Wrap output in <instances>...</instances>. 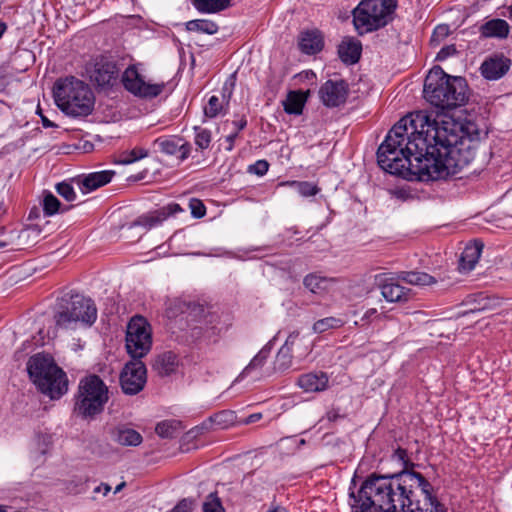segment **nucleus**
Listing matches in <instances>:
<instances>
[{
  "label": "nucleus",
  "mask_w": 512,
  "mask_h": 512,
  "mask_svg": "<svg viewBox=\"0 0 512 512\" xmlns=\"http://www.w3.org/2000/svg\"><path fill=\"white\" fill-rule=\"evenodd\" d=\"M479 143L460 138L454 122L431 121L428 116L401 118L377 150L381 169L413 181H437L457 175L476 156Z\"/></svg>",
  "instance_id": "nucleus-1"
},
{
  "label": "nucleus",
  "mask_w": 512,
  "mask_h": 512,
  "mask_svg": "<svg viewBox=\"0 0 512 512\" xmlns=\"http://www.w3.org/2000/svg\"><path fill=\"white\" fill-rule=\"evenodd\" d=\"M355 480L349 487L348 505L350 512H415L420 501L416 499L415 488L425 498L432 486L419 472L400 471L393 475H369L358 489Z\"/></svg>",
  "instance_id": "nucleus-2"
},
{
  "label": "nucleus",
  "mask_w": 512,
  "mask_h": 512,
  "mask_svg": "<svg viewBox=\"0 0 512 512\" xmlns=\"http://www.w3.org/2000/svg\"><path fill=\"white\" fill-rule=\"evenodd\" d=\"M468 86L462 77L446 74L439 66L433 67L424 81V97L440 109H453L468 100Z\"/></svg>",
  "instance_id": "nucleus-3"
},
{
  "label": "nucleus",
  "mask_w": 512,
  "mask_h": 512,
  "mask_svg": "<svg viewBox=\"0 0 512 512\" xmlns=\"http://www.w3.org/2000/svg\"><path fill=\"white\" fill-rule=\"evenodd\" d=\"M57 107L71 117H86L94 110L95 96L84 81L68 76L58 79L53 89Z\"/></svg>",
  "instance_id": "nucleus-4"
},
{
  "label": "nucleus",
  "mask_w": 512,
  "mask_h": 512,
  "mask_svg": "<svg viewBox=\"0 0 512 512\" xmlns=\"http://www.w3.org/2000/svg\"><path fill=\"white\" fill-rule=\"evenodd\" d=\"M53 318L58 329L75 330L79 325L90 327L97 319V308L92 299L67 292L57 299Z\"/></svg>",
  "instance_id": "nucleus-5"
},
{
  "label": "nucleus",
  "mask_w": 512,
  "mask_h": 512,
  "mask_svg": "<svg viewBox=\"0 0 512 512\" xmlns=\"http://www.w3.org/2000/svg\"><path fill=\"white\" fill-rule=\"evenodd\" d=\"M27 371L37 388L51 399H59L68 390L65 372L46 354H35L27 362Z\"/></svg>",
  "instance_id": "nucleus-6"
},
{
  "label": "nucleus",
  "mask_w": 512,
  "mask_h": 512,
  "mask_svg": "<svg viewBox=\"0 0 512 512\" xmlns=\"http://www.w3.org/2000/svg\"><path fill=\"white\" fill-rule=\"evenodd\" d=\"M397 0H362L353 10V24L359 35L379 30L390 23Z\"/></svg>",
  "instance_id": "nucleus-7"
},
{
  "label": "nucleus",
  "mask_w": 512,
  "mask_h": 512,
  "mask_svg": "<svg viewBox=\"0 0 512 512\" xmlns=\"http://www.w3.org/2000/svg\"><path fill=\"white\" fill-rule=\"evenodd\" d=\"M108 401V388L97 375H90L79 383L75 410L83 417H93L103 411Z\"/></svg>",
  "instance_id": "nucleus-8"
},
{
  "label": "nucleus",
  "mask_w": 512,
  "mask_h": 512,
  "mask_svg": "<svg viewBox=\"0 0 512 512\" xmlns=\"http://www.w3.org/2000/svg\"><path fill=\"white\" fill-rule=\"evenodd\" d=\"M152 346L150 326L141 316L133 317L127 326L126 349L132 359L143 358Z\"/></svg>",
  "instance_id": "nucleus-9"
},
{
  "label": "nucleus",
  "mask_w": 512,
  "mask_h": 512,
  "mask_svg": "<svg viewBox=\"0 0 512 512\" xmlns=\"http://www.w3.org/2000/svg\"><path fill=\"white\" fill-rule=\"evenodd\" d=\"M121 81L128 92L143 99L155 98L159 96L165 88L164 82L151 83L145 81L144 76L138 71L136 65H130L125 69Z\"/></svg>",
  "instance_id": "nucleus-10"
},
{
  "label": "nucleus",
  "mask_w": 512,
  "mask_h": 512,
  "mask_svg": "<svg viewBox=\"0 0 512 512\" xmlns=\"http://www.w3.org/2000/svg\"><path fill=\"white\" fill-rule=\"evenodd\" d=\"M297 353L300 359L305 358L311 351V348L306 345L304 337L299 336V332H292L287 337L285 343L279 349L274 360V371L284 372L292 365L293 352Z\"/></svg>",
  "instance_id": "nucleus-11"
},
{
  "label": "nucleus",
  "mask_w": 512,
  "mask_h": 512,
  "mask_svg": "<svg viewBox=\"0 0 512 512\" xmlns=\"http://www.w3.org/2000/svg\"><path fill=\"white\" fill-rule=\"evenodd\" d=\"M120 386L124 394L137 395L147 382V369L139 359L128 361L120 373Z\"/></svg>",
  "instance_id": "nucleus-12"
},
{
  "label": "nucleus",
  "mask_w": 512,
  "mask_h": 512,
  "mask_svg": "<svg viewBox=\"0 0 512 512\" xmlns=\"http://www.w3.org/2000/svg\"><path fill=\"white\" fill-rule=\"evenodd\" d=\"M181 316L179 321H185L187 327L191 329L208 328L215 324L218 320V315L212 312L211 308L194 302H182L179 304Z\"/></svg>",
  "instance_id": "nucleus-13"
},
{
  "label": "nucleus",
  "mask_w": 512,
  "mask_h": 512,
  "mask_svg": "<svg viewBox=\"0 0 512 512\" xmlns=\"http://www.w3.org/2000/svg\"><path fill=\"white\" fill-rule=\"evenodd\" d=\"M322 103L329 108L339 107L346 102L348 85L344 80H327L319 89Z\"/></svg>",
  "instance_id": "nucleus-14"
},
{
  "label": "nucleus",
  "mask_w": 512,
  "mask_h": 512,
  "mask_svg": "<svg viewBox=\"0 0 512 512\" xmlns=\"http://www.w3.org/2000/svg\"><path fill=\"white\" fill-rule=\"evenodd\" d=\"M119 69L115 62L106 59H100L94 65L90 79L98 87H112L118 80Z\"/></svg>",
  "instance_id": "nucleus-15"
},
{
  "label": "nucleus",
  "mask_w": 512,
  "mask_h": 512,
  "mask_svg": "<svg viewBox=\"0 0 512 512\" xmlns=\"http://www.w3.org/2000/svg\"><path fill=\"white\" fill-rule=\"evenodd\" d=\"M154 146L167 155L180 153L179 159L181 161L187 159L191 152V145L186 142L182 143V139L176 137L157 138L154 141Z\"/></svg>",
  "instance_id": "nucleus-16"
},
{
  "label": "nucleus",
  "mask_w": 512,
  "mask_h": 512,
  "mask_svg": "<svg viewBox=\"0 0 512 512\" xmlns=\"http://www.w3.org/2000/svg\"><path fill=\"white\" fill-rule=\"evenodd\" d=\"M362 52L361 42L354 37H345L338 46V54L342 62L351 65L359 61Z\"/></svg>",
  "instance_id": "nucleus-17"
},
{
  "label": "nucleus",
  "mask_w": 512,
  "mask_h": 512,
  "mask_svg": "<svg viewBox=\"0 0 512 512\" xmlns=\"http://www.w3.org/2000/svg\"><path fill=\"white\" fill-rule=\"evenodd\" d=\"M509 64V60L504 57H491L482 63L481 74L485 79L497 80L506 74Z\"/></svg>",
  "instance_id": "nucleus-18"
},
{
  "label": "nucleus",
  "mask_w": 512,
  "mask_h": 512,
  "mask_svg": "<svg viewBox=\"0 0 512 512\" xmlns=\"http://www.w3.org/2000/svg\"><path fill=\"white\" fill-rule=\"evenodd\" d=\"M114 175L112 170L93 172L77 180V183L83 193H89L108 184Z\"/></svg>",
  "instance_id": "nucleus-19"
},
{
  "label": "nucleus",
  "mask_w": 512,
  "mask_h": 512,
  "mask_svg": "<svg viewBox=\"0 0 512 512\" xmlns=\"http://www.w3.org/2000/svg\"><path fill=\"white\" fill-rule=\"evenodd\" d=\"M381 288L382 296L389 302H401L408 299L409 289L401 286L398 282L393 279L382 280L381 276L377 277Z\"/></svg>",
  "instance_id": "nucleus-20"
},
{
  "label": "nucleus",
  "mask_w": 512,
  "mask_h": 512,
  "mask_svg": "<svg viewBox=\"0 0 512 512\" xmlns=\"http://www.w3.org/2000/svg\"><path fill=\"white\" fill-rule=\"evenodd\" d=\"M297 383L305 392H320L327 388L328 376L324 372H310L301 375Z\"/></svg>",
  "instance_id": "nucleus-21"
},
{
  "label": "nucleus",
  "mask_w": 512,
  "mask_h": 512,
  "mask_svg": "<svg viewBox=\"0 0 512 512\" xmlns=\"http://www.w3.org/2000/svg\"><path fill=\"white\" fill-rule=\"evenodd\" d=\"M183 211L179 204L170 203L152 213L150 216L141 217L136 223L146 227H153L166 220L169 216Z\"/></svg>",
  "instance_id": "nucleus-22"
},
{
  "label": "nucleus",
  "mask_w": 512,
  "mask_h": 512,
  "mask_svg": "<svg viewBox=\"0 0 512 512\" xmlns=\"http://www.w3.org/2000/svg\"><path fill=\"white\" fill-rule=\"evenodd\" d=\"M299 48L308 55L318 53L323 48L322 35L317 30L302 32L299 38Z\"/></svg>",
  "instance_id": "nucleus-23"
},
{
  "label": "nucleus",
  "mask_w": 512,
  "mask_h": 512,
  "mask_svg": "<svg viewBox=\"0 0 512 512\" xmlns=\"http://www.w3.org/2000/svg\"><path fill=\"white\" fill-rule=\"evenodd\" d=\"M482 248L483 244L477 242L465 247L459 259V270L461 272L466 273L474 269L480 258Z\"/></svg>",
  "instance_id": "nucleus-24"
},
{
  "label": "nucleus",
  "mask_w": 512,
  "mask_h": 512,
  "mask_svg": "<svg viewBox=\"0 0 512 512\" xmlns=\"http://www.w3.org/2000/svg\"><path fill=\"white\" fill-rule=\"evenodd\" d=\"M479 30L485 38H506L509 34L510 26L503 19H492L481 25Z\"/></svg>",
  "instance_id": "nucleus-25"
},
{
  "label": "nucleus",
  "mask_w": 512,
  "mask_h": 512,
  "mask_svg": "<svg viewBox=\"0 0 512 512\" xmlns=\"http://www.w3.org/2000/svg\"><path fill=\"white\" fill-rule=\"evenodd\" d=\"M112 439L123 446H138L142 442V436L134 429L117 427L112 431Z\"/></svg>",
  "instance_id": "nucleus-26"
},
{
  "label": "nucleus",
  "mask_w": 512,
  "mask_h": 512,
  "mask_svg": "<svg viewBox=\"0 0 512 512\" xmlns=\"http://www.w3.org/2000/svg\"><path fill=\"white\" fill-rule=\"evenodd\" d=\"M307 101V96L302 91H289L283 101V108L287 114L300 115Z\"/></svg>",
  "instance_id": "nucleus-27"
},
{
  "label": "nucleus",
  "mask_w": 512,
  "mask_h": 512,
  "mask_svg": "<svg viewBox=\"0 0 512 512\" xmlns=\"http://www.w3.org/2000/svg\"><path fill=\"white\" fill-rule=\"evenodd\" d=\"M397 279L417 286H427L436 283L435 277L419 271H401L397 274Z\"/></svg>",
  "instance_id": "nucleus-28"
},
{
  "label": "nucleus",
  "mask_w": 512,
  "mask_h": 512,
  "mask_svg": "<svg viewBox=\"0 0 512 512\" xmlns=\"http://www.w3.org/2000/svg\"><path fill=\"white\" fill-rule=\"evenodd\" d=\"M178 360L173 352H165L159 355L154 363L155 369L161 376H168L176 371Z\"/></svg>",
  "instance_id": "nucleus-29"
},
{
  "label": "nucleus",
  "mask_w": 512,
  "mask_h": 512,
  "mask_svg": "<svg viewBox=\"0 0 512 512\" xmlns=\"http://www.w3.org/2000/svg\"><path fill=\"white\" fill-rule=\"evenodd\" d=\"M231 0H193L194 7L201 13H218L230 6Z\"/></svg>",
  "instance_id": "nucleus-30"
},
{
  "label": "nucleus",
  "mask_w": 512,
  "mask_h": 512,
  "mask_svg": "<svg viewBox=\"0 0 512 512\" xmlns=\"http://www.w3.org/2000/svg\"><path fill=\"white\" fill-rule=\"evenodd\" d=\"M272 349V341L268 342L254 358L250 361V363L243 369L239 377L243 378L250 374L253 370L261 368L266 362L268 356L270 355Z\"/></svg>",
  "instance_id": "nucleus-31"
},
{
  "label": "nucleus",
  "mask_w": 512,
  "mask_h": 512,
  "mask_svg": "<svg viewBox=\"0 0 512 512\" xmlns=\"http://www.w3.org/2000/svg\"><path fill=\"white\" fill-rule=\"evenodd\" d=\"M186 29L191 32H201L213 35L218 32V25L207 19L190 20L186 23Z\"/></svg>",
  "instance_id": "nucleus-32"
},
{
  "label": "nucleus",
  "mask_w": 512,
  "mask_h": 512,
  "mask_svg": "<svg viewBox=\"0 0 512 512\" xmlns=\"http://www.w3.org/2000/svg\"><path fill=\"white\" fill-rule=\"evenodd\" d=\"M42 205L43 212L46 216H52L58 212H65L70 208L69 206L62 208L58 198L54 196L50 191L43 192Z\"/></svg>",
  "instance_id": "nucleus-33"
},
{
  "label": "nucleus",
  "mask_w": 512,
  "mask_h": 512,
  "mask_svg": "<svg viewBox=\"0 0 512 512\" xmlns=\"http://www.w3.org/2000/svg\"><path fill=\"white\" fill-rule=\"evenodd\" d=\"M236 414L230 410L220 411L211 416L208 421L218 429H227L236 422Z\"/></svg>",
  "instance_id": "nucleus-34"
},
{
  "label": "nucleus",
  "mask_w": 512,
  "mask_h": 512,
  "mask_svg": "<svg viewBox=\"0 0 512 512\" xmlns=\"http://www.w3.org/2000/svg\"><path fill=\"white\" fill-rule=\"evenodd\" d=\"M415 512H447L446 507L434 497L431 491L423 498L422 505Z\"/></svg>",
  "instance_id": "nucleus-35"
},
{
  "label": "nucleus",
  "mask_w": 512,
  "mask_h": 512,
  "mask_svg": "<svg viewBox=\"0 0 512 512\" xmlns=\"http://www.w3.org/2000/svg\"><path fill=\"white\" fill-rule=\"evenodd\" d=\"M343 325L344 321L340 318L326 317L316 321L313 324V331L315 333H324L329 329H336L342 327Z\"/></svg>",
  "instance_id": "nucleus-36"
},
{
  "label": "nucleus",
  "mask_w": 512,
  "mask_h": 512,
  "mask_svg": "<svg viewBox=\"0 0 512 512\" xmlns=\"http://www.w3.org/2000/svg\"><path fill=\"white\" fill-rule=\"evenodd\" d=\"M148 156V151L144 148L136 147L130 151L123 152L119 159L117 160V163L128 165L131 163H134L140 159H143Z\"/></svg>",
  "instance_id": "nucleus-37"
},
{
  "label": "nucleus",
  "mask_w": 512,
  "mask_h": 512,
  "mask_svg": "<svg viewBox=\"0 0 512 512\" xmlns=\"http://www.w3.org/2000/svg\"><path fill=\"white\" fill-rule=\"evenodd\" d=\"M195 130V144L198 148L204 150L210 146L212 140L211 131L199 126L194 127Z\"/></svg>",
  "instance_id": "nucleus-38"
},
{
  "label": "nucleus",
  "mask_w": 512,
  "mask_h": 512,
  "mask_svg": "<svg viewBox=\"0 0 512 512\" xmlns=\"http://www.w3.org/2000/svg\"><path fill=\"white\" fill-rule=\"evenodd\" d=\"M457 133L460 138H472L479 143L481 132L475 123L468 122L463 126L457 124Z\"/></svg>",
  "instance_id": "nucleus-39"
},
{
  "label": "nucleus",
  "mask_w": 512,
  "mask_h": 512,
  "mask_svg": "<svg viewBox=\"0 0 512 512\" xmlns=\"http://www.w3.org/2000/svg\"><path fill=\"white\" fill-rule=\"evenodd\" d=\"M232 125L234 126L235 131L226 137V142L228 143L226 150H228V151L233 150L234 143L238 137L239 132L247 126V119L245 116H241L240 119L233 120Z\"/></svg>",
  "instance_id": "nucleus-40"
},
{
  "label": "nucleus",
  "mask_w": 512,
  "mask_h": 512,
  "mask_svg": "<svg viewBox=\"0 0 512 512\" xmlns=\"http://www.w3.org/2000/svg\"><path fill=\"white\" fill-rule=\"evenodd\" d=\"M177 429L174 421H162L155 428L156 434L161 438H173Z\"/></svg>",
  "instance_id": "nucleus-41"
},
{
  "label": "nucleus",
  "mask_w": 512,
  "mask_h": 512,
  "mask_svg": "<svg viewBox=\"0 0 512 512\" xmlns=\"http://www.w3.org/2000/svg\"><path fill=\"white\" fill-rule=\"evenodd\" d=\"M203 512H225L217 493H210L203 503Z\"/></svg>",
  "instance_id": "nucleus-42"
},
{
  "label": "nucleus",
  "mask_w": 512,
  "mask_h": 512,
  "mask_svg": "<svg viewBox=\"0 0 512 512\" xmlns=\"http://www.w3.org/2000/svg\"><path fill=\"white\" fill-rule=\"evenodd\" d=\"M223 109V104L220 99L213 95L209 98L207 105L204 107V114L209 118H215Z\"/></svg>",
  "instance_id": "nucleus-43"
},
{
  "label": "nucleus",
  "mask_w": 512,
  "mask_h": 512,
  "mask_svg": "<svg viewBox=\"0 0 512 512\" xmlns=\"http://www.w3.org/2000/svg\"><path fill=\"white\" fill-rule=\"evenodd\" d=\"M56 192L66 201L72 202L76 199V193L71 183L63 181L55 186Z\"/></svg>",
  "instance_id": "nucleus-44"
},
{
  "label": "nucleus",
  "mask_w": 512,
  "mask_h": 512,
  "mask_svg": "<svg viewBox=\"0 0 512 512\" xmlns=\"http://www.w3.org/2000/svg\"><path fill=\"white\" fill-rule=\"evenodd\" d=\"M325 282V279L317 276L315 274H309L304 278V286L309 289L311 292L316 293L319 290L323 289L322 284Z\"/></svg>",
  "instance_id": "nucleus-45"
},
{
  "label": "nucleus",
  "mask_w": 512,
  "mask_h": 512,
  "mask_svg": "<svg viewBox=\"0 0 512 512\" xmlns=\"http://www.w3.org/2000/svg\"><path fill=\"white\" fill-rule=\"evenodd\" d=\"M392 459L394 461L399 462L403 469L401 471H408L407 468L413 467L414 463L408 457V453L406 449L398 447L392 454Z\"/></svg>",
  "instance_id": "nucleus-46"
},
{
  "label": "nucleus",
  "mask_w": 512,
  "mask_h": 512,
  "mask_svg": "<svg viewBox=\"0 0 512 512\" xmlns=\"http://www.w3.org/2000/svg\"><path fill=\"white\" fill-rule=\"evenodd\" d=\"M298 192L305 197L314 196L319 192V188L309 182H299L297 183Z\"/></svg>",
  "instance_id": "nucleus-47"
},
{
  "label": "nucleus",
  "mask_w": 512,
  "mask_h": 512,
  "mask_svg": "<svg viewBox=\"0 0 512 512\" xmlns=\"http://www.w3.org/2000/svg\"><path fill=\"white\" fill-rule=\"evenodd\" d=\"M268 169L269 163L266 160H258L248 167V172L258 176H263L267 173Z\"/></svg>",
  "instance_id": "nucleus-48"
},
{
  "label": "nucleus",
  "mask_w": 512,
  "mask_h": 512,
  "mask_svg": "<svg viewBox=\"0 0 512 512\" xmlns=\"http://www.w3.org/2000/svg\"><path fill=\"white\" fill-rule=\"evenodd\" d=\"M189 206L191 214L195 218H202L206 214V207L199 199H192Z\"/></svg>",
  "instance_id": "nucleus-49"
},
{
  "label": "nucleus",
  "mask_w": 512,
  "mask_h": 512,
  "mask_svg": "<svg viewBox=\"0 0 512 512\" xmlns=\"http://www.w3.org/2000/svg\"><path fill=\"white\" fill-rule=\"evenodd\" d=\"M456 53H457L456 47L454 45H448V46L443 47L437 53L436 59L439 60V61H444L448 57H450V56H452V55H454Z\"/></svg>",
  "instance_id": "nucleus-50"
},
{
  "label": "nucleus",
  "mask_w": 512,
  "mask_h": 512,
  "mask_svg": "<svg viewBox=\"0 0 512 512\" xmlns=\"http://www.w3.org/2000/svg\"><path fill=\"white\" fill-rule=\"evenodd\" d=\"M192 504V501L183 499L173 508L172 512H191Z\"/></svg>",
  "instance_id": "nucleus-51"
},
{
  "label": "nucleus",
  "mask_w": 512,
  "mask_h": 512,
  "mask_svg": "<svg viewBox=\"0 0 512 512\" xmlns=\"http://www.w3.org/2000/svg\"><path fill=\"white\" fill-rule=\"evenodd\" d=\"M37 113L39 114L40 118H41V122H42V125L43 127L45 128H51V127H56V124L51 122L43 113L42 111L38 108L37 110Z\"/></svg>",
  "instance_id": "nucleus-52"
},
{
  "label": "nucleus",
  "mask_w": 512,
  "mask_h": 512,
  "mask_svg": "<svg viewBox=\"0 0 512 512\" xmlns=\"http://www.w3.org/2000/svg\"><path fill=\"white\" fill-rule=\"evenodd\" d=\"M261 418H262V414L261 413H254V414H251L248 417H246L242 421V423L245 424V425L252 424V423H255V422L259 421Z\"/></svg>",
  "instance_id": "nucleus-53"
},
{
  "label": "nucleus",
  "mask_w": 512,
  "mask_h": 512,
  "mask_svg": "<svg viewBox=\"0 0 512 512\" xmlns=\"http://www.w3.org/2000/svg\"><path fill=\"white\" fill-rule=\"evenodd\" d=\"M447 33H448V27L447 26H443V25H439V26L436 27V29L433 32L432 40L437 35L446 36Z\"/></svg>",
  "instance_id": "nucleus-54"
},
{
  "label": "nucleus",
  "mask_w": 512,
  "mask_h": 512,
  "mask_svg": "<svg viewBox=\"0 0 512 512\" xmlns=\"http://www.w3.org/2000/svg\"><path fill=\"white\" fill-rule=\"evenodd\" d=\"M111 491V487L106 483H101L98 487L94 489L95 493L102 492L104 496H106Z\"/></svg>",
  "instance_id": "nucleus-55"
},
{
  "label": "nucleus",
  "mask_w": 512,
  "mask_h": 512,
  "mask_svg": "<svg viewBox=\"0 0 512 512\" xmlns=\"http://www.w3.org/2000/svg\"><path fill=\"white\" fill-rule=\"evenodd\" d=\"M377 313V310L372 308V309H369L365 312V314L363 315L362 317V320H366V321H369L371 319V317L373 315H375Z\"/></svg>",
  "instance_id": "nucleus-56"
},
{
  "label": "nucleus",
  "mask_w": 512,
  "mask_h": 512,
  "mask_svg": "<svg viewBox=\"0 0 512 512\" xmlns=\"http://www.w3.org/2000/svg\"><path fill=\"white\" fill-rule=\"evenodd\" d=\"M393 193L399 199H405V197H406V192L403 190H396Z\"/></svg>",
  "instance_id": "nucleus-57"
},
{
  "label": "nucleus",
  "mask_w": 512,
  "mask_h": 512,
  "mask_svg": "<svg viewBox=\"0 0 512 512\" xmlns=\"http://www.w3.org/2000/svg\"><path fill=\"white\" fill-rule=\"evenodd\" d=\"M124 486H125V482H122L119 485H117L114 493L116 494V493L120 492Z\"/></svg>",
  "instance_id": "nucleus-58"
},
{
  "label": "nucleus",
  "mask_w": 512,
  "mask_h": 512,
  "mask_svg": "<svg viewBox=\"0 0 512 512\" xmlns=\"http://www.w3.org/2000/svg\"><path fill=\"white\" fill-rule=\"evenodd\" d=\"M270 512H287L284 508H276Z\"/></svg>",
  "instance_id": "nucleus-59"
},
{
  "label": "nucleus",
  "mask_w": 512,
  "mask_h": 512,
  "mask_svg": "<svg viewBox=\"0 0 512 512\" xmlns=\"http://www.w3.org/2000/svg\"><path fill=\"white\" fill-rule=\"evenodd\" d=\"M336 418V415L335 414H331V413H328V419L329 420H334Z\"/></svg>",
  "instance_id": "nucleus-60"
},
{
  "label": "nucleus",
  "mask_w": 512,
  "mask_h": 512,
  "mask_svg": "<svg viewBox=\"0 0 512 512\" xmlns=\"http://www.w3.org/2000/svg\"><path fill=\"white\" fill-rule=\"evenodd\" d=\"M508 10H509L510 18H512V4L509 6Z\"/></svg>",
  "instance_id": "nucleus-61"
},
{
  "label": "nucleus",
  "mask_w": 512,
  "mask_h": 512,
  "mask_svg": "<svg viewBox=\"0 0 512 512\" xmlns=\"http://www.w3.org/2000/svg\"><path fill=\"white\" fill-rule=\"evenodd\" d=\"M197 432H198V428L196 427L195 429H192L190 431V433H194V435H197Z\"/></svg>",
  "instance_id": "nucleus-62"
},
{
  "label": "nucleus",
  "mask_w": 512,
  "mask_h": 512,
  "mask_svg": "<svg viewBox=\"0 0 512 512\" xmlns=\"http://www.w3.org/2000/svg\"><path fill=\"white\" fill-rule=\"evenodd\" d=\"M0 512H6V509L0 505Z\"/></svg>",
  "instance_id": "nucleus-63"
},
{
  "label": "nucleus",
  "mask_w": 512,
  "mask_h": 512,
  "mask_svg": "<svg viewBox=\"0 0 512 512\" xmlns=\"http://www.w3.org/2000/svg\"><path fill=\"white\" fill-rule=\"evenodd\" d=\"M4 246V243H0V247H3Z\"/></svg>",
  "instance_id": "nucleus-64"
}]
</instances>
